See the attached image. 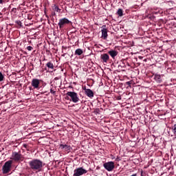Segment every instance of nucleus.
<instances>
[{
  "instance_id": "1",
  "label": "nucleus",
  "mask_w": 176,
  "mask_h": 176,
  "mask_svg": "<svg viewBox=\"0 0 176 176\" xmlns=\"http://www.w3.org/2000/svg\"><path fill=\"white\" fill-rule=\"evenodd\" d=\"M29 166L33 171H41L43 167V162L41 160L34 159L29 162Z\"/></svg>"
},
{
  "instance_id": "2",
  "label": "nucleus",
  "mask_w": 176,
  "mask_h": 176,
  "mask_svg": "<svg viewBox=\"0 0 176 176\" xmlns=\"http://www.w3.org/2000/svg\"><path fill=\"white\" fill-rule=\"evenodd\" d=\"M66 96L70 97L72 102H74L75 104H76V102H79V96L76 92L68 91L67 92Z\"/></svg>"
},
{
  "instance_id": "3",
  "label": "nucleus",
  "mask_w": 176,
  "mask_h": 176,
  "mask_svg": "<svg viewBox=\"0 0 176 176\" xmlns=\"http://www.w3.org/2000/svg\"><path fill=\"white\" fill-rule=\"evenodd\" d=\"M12 163H13V161L9 160L4 164L2 168L3 174H8V173H10V168H12Z\"/></svg>"
},
{
  "instance_id": "4",
  "label": "nucleus",
  "mask_w": 176,
  "mask_h": 176,
  "mask_svg": "<svg viewBox=\"0 0 176 176\" xmlns=\"http://www.w3.org/2000/svg\"><path fill=\"white\" fill-rule=\"evenodd\" d=\"M83 174H87V170L83 167H79L74 170L73 176H82Z\"/></svg>"
},
{
  "instance_id": "5",
  "label": "nucleus",
  "mask_w": 176,
  "mask_h": 176,
  "mask_svg": "<svg viewBox=\"0 0 176 176\" xmlns=\"http://www.w3.org/2000/svg\"><path fill=\"white\" fill-rule=\"evenodd\" d=\"M103 167L107 171H112L113 170V168H115V162H105L103 164Z\"/></svg>"
},
{
  "instance_id": "6",
  "label": "nucleus",
  "mask_w": 176,
  "mask_h": 176,
  "mask_svg": "<svg viewBox=\"0 0 176 176\" xmlns=\"http://www.w3.org/2000/svg\"><path fill=\"white\" fill-rule=\"evenodd\" d=\"M71 23V21H69L68 19L63 18L59 20L58 25H59V28H64V27L67 25V24H69Z\"/></svg>"
},
{
  "instance_id": "7",
  "label": "nucleus",
  "mask_w": 176,
  "mask_h": 176,
  "mask_svg": "<svg viewBox=\"0 0 176 176\" xmlns=\"http://www.w3.org/2000/svg\"><path fill=\"white\" fill-rule=\"evenodd\" d=\"M41 81L38 78H33L31 82V85L34 89H39V85Z\"/></svg>"
},
{
  "instance_id": "8",
  "label": "nucleus",
  "mask_w": 176,
  "mask_h": 176,
  "mask_svg": "<svg viewBox=\"0 0 176 176\" xmlns=\"http://www.w3.org/2000/svg\"><path fill=\"white\" fill-rule=\"evenodd\" d=\"M11 159H12V160H14V162H19V160L21 159V154L17 152H13Z\"/></svg>"
},
{
  "instance_id": "9",
  "label": "nucleus",
  "mask_w": 176,
  "mask_h": 176,
  "mask_svg": "<svg viewBox=\"0 0 176 176\" xmlns=\"http://www.w3.org/2000/svg\"><path fill=\"white\" fill-rule=\"evenodd\" d=\"M106 27V25L102 26V38H103V39H107V38H108V30Z\"/></svg>"
},
{
  "instance_id": "10",
  "label": "nucleus",
  "mask_w": 176,
  "mask_h": 176,
  "mask_svg": "<svg viewBox=\"0 0 176 176\" xmlns=\"http://www.w3.org/2000/svg\"><path fill=\"white\" fill-rule=\"evenodd\" d=\"M85 94L87 96V97H89V98H93L94 97V93L93 91L90 89H85Z\"/></svg>"
},
{
  "instance_id": "11",
  "label": "nucleus",
  "mask_w": 176,
  "mask_h": 176,
  "mask_svg": "<svg viewBox=\"0 0 176 176\" xmlns=\"http://www.w3.org/2000/svg\"><path fill=\"white\" fill-rule=\"evenodd\" d=\"M101 60H102L103 63H108L109 60V55L108 54H103L100 56Z\"/></svg>"
},
{
  "instance_id": "12",
  "label": "nucleus",
  "mask_w": 176,
  "mask_h": 176,
  "mask_svg": "<svg viewBox=\"0 0 176 176\" xmlns=\"http://www.w3.org/2000/svg\"><path fill=\"white\" fill-rule=\"evenodd\" d=\"M108 54H109V56H111V57H112V58L115 59V58L116 57V56H118V52L116 50H110L108 52Z\"/></svg>"
},
{
  "instance_id": "13",
  "label": "nucleus",
  "mask_w": 176,
  "mask_h": 176,
  "mask_svg": "<svg viewBox=\"0 0 176 176\" xmlns=\"http://www.w3.org/2000/svg\"><path fill=\"white\" fill-rule=\"evenodd\" d=\"M154 79L158 83H162V75H160V74H155L154 75Z\"/></svg>"
},
{
  "instance_id": "14",
  "label": "nucleus",
  "mask_w": 176,
  "mask_h": 176,
  "mask_svg": "<svg viewBox=\"0 0 176 176\" xmlns=\"http://www.w3.org/2000/svg\"><path fill=\"white\" fill-rule=\"evenodd\" d=\"M52 10L54 12H57L58 13H60L61 12V10L60 8H58V6H57L56 5H54L52 6Z\"/></svg>"
},
{
  "instance_id": "15",
  "label": "nucleus",
  "mask_w": 176,
  "mask_h": 176,
  "mask_svg": "<svg viewBox=\"0 0 176 176\" xmlns=\"http://www.w3.org/2000/svg\"><path fill=\"white\" fill-rule=\"evenodd\" d=\"M75 54L77 56H82V54H83V51L81 49H77L75 51Z\"/></svg>"
},
{
  "instance_id": "16",
  "label": "nucleus",
  "mask_w": 176,
  "mask_h": 176,
  "mask_svg": "<svg viewBox=\"0 0 176 176\" xmlns=\"http://www.w3.org/2000/svg\"><path fill=\"white\" fill-rule=\"evenodd\" d=\"M46 66L47 67V68H50V69H54V65H53L52 62H48L46 64Z\"/></svg>"
},
{
  "instance_id": "17",
  "label": "nucleus",
  "mask_w": 176,
  "mask_h": 176,
  "mask_svg": "<svg viewBox=\"0 0 176 176\" xmlns=\"http://www.w3.org/2000/svg\"><path fill=\"white\" fill-rule=\"evenodd\" d=\"M117 14H118L120 17H122V16H123V10L119 8L117 12Z\"/></svg>"
},
{
  "instance_id": "18",
  "label": "nucleus",
  "mask_w": 176,
  "mask_h": 176,
  "mask_svg": "<svg viewBox=\"0 0 176 176\" xmlns=\"http://www.w3.org/2000/svg\"><path fill=\"white\" fill-rule=\"evenodd\" d=\"M65 151H66V152H69V151H71V146L66 144L65 147Z\"/></svg>"
},
{
  "instance_id": "19",
  "label": "nucleus",
  "mask_w": 176,
  "mask_h": 176,
  "mask_svg": "<svg viewBox=\"0 0 176 176\" xmlns=\"http://www.w3.org/2000/svg\"><path fill=\"white\" fill-rule=\"evenodd\" d=\"M3 78H5V76H3L2 72H0V82H2V80H3Z\"/></svg>"
},
{
  "instance_id": "20",
  "label": "nucleus",
  "mask_w": 176,
  "mask_h": 176,
  "mask_svg": "<svg viewBox=\"0 0 176 176\" xmlns=\"http://www.w3.org/2000/svg\"><path fill=\"white\" fill-rule=\"evenodd\" d=\"M172 130L174 134H176V124L172 127Z\"/></svg>"
},
{
  "instance_id": "21",
  "label": "nucleus",
  "mask_w": 176,
  "mask_h": 176,
  "mask_svg": "<svg viewBox=\"0 0 176 176\" xmlns=\"http://www.w3.org/2000/svg\"><path fill=\"white\" fill-rule=\"evenodd\" d=\"M16 23L19 25V27H23L22 23L20 21H16Z\"/></svg>"
},
{
  "instance_id": "22",
  "label": "nucleus",
  "mask_w": 176,
  "mask_h": 176,
  "mask_svg": "<svg viewBox=\"0 0 176 176\" xmlns=\"http://www.w3.org/2000/svg\"><path fill=\"white\" fill-rule=\"evenodd\" d=\"M67 144H60V148L65 149Z\"/></svg>"
},
{
  "instance_id": "23",
  "label": "nucleus",
  "mask_w": 176,
  "mask_h": 176,
  "mask_svg": "<svg viewBox=\"0 0 176 176\" xmlns=\"http://www.w3.org/2000/svg\"><path fill=\"white\" fill-rule=\"evenodd\" d=\"M32 47H31V46H28L27 47V50L29 51V52H31V50H32Z\"/></svg>"
},
{
  "instance_id": "24",
  "label": "nucleus",
  "mask_w": 176,
  "mask_h": 176,
  "mask_svg": "<svg viewBox=\"0 0 176 176\" xmlns=\"http://www.w3.org/2000/svg\"><path fill=\"white\" fill-rule=\"evenodd\" d=\"M50 93H51L52 94H56V91L53 90V89H50Z\"/></svg>"
},
{
  "instance_id": "25",
  "label": "nucleus",
  "mask_w": 176,
  "mask_h": 176,
  "mask_svg": "<svg viewBox=\"0 0 176 176\" xmlns=\"http://www.w3.org/2000/svg\"><path fill=\"white\" fill-rule=\"evenodd\" d=\"M3 3V0H0V5H2Z\"/></svg>"
},
{
  "instance_id": "26",
  "label": "nucleus",
  "mask_w": 176,
  "mask_h": 176,
  "mask_svg": "<svg viewBox=\"0 0 176 176\" xmlns=\"http://www.w3.org/2000/svg\"><path fill=\"white\" fill-rule=\"evenodd\" d=\"M128 85H130V82H126Z\"/></svg>"
}]
</instances>
